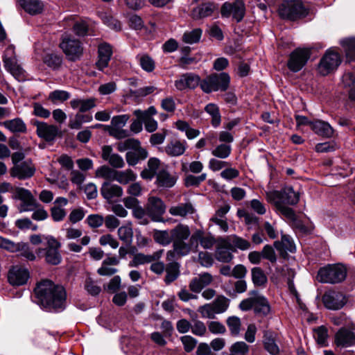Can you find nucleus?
I'll list each match as a JSON object with an SVG mask.
<instances>
[{
	"label": "nucleus",
	"mask_w": 355,
	"mask_h": 355,
	"mask_svg": "<svg viewBox=\"0 0 355 355\" xmlns=\"http://www.w3.org/2000/svg\"><path fill=\"white\" fill-rule=\"evenodd\" d=\"M35 293L37 303L48 311H60L65 307V289L50 280L40 282L35 288Z\"/></svg>",
	"instance_id": "1"
},
{
	"label": "nucleus",
	"mask_w": 355,
	"mask_h": 355,
	"mask_svg": "<svg viewBox=\"0 0 355 355\" xmlns=\"http://www.w3.org/2000/svg\"><path fill=\"white\" fill-rule=\"evenodd\" d=\"M267 201L272 204L277 214L291 221L296 220L294 210L288 205H295L300 200L299 193L295 192L292 187H285L279 191L272 190L266 192Z\"/></svg>",
	"instance_id": "2"
},
{
	"label": "nucleus",
	"mask_w": 355,
	"mask_h": 355,
	"mask_svg": "<svg viewBox=\"0 0 355 355\" xmlns=\"http://www.w3.org/2000/svg\"><path fill=\"white\" fill-rule=\"evenodd\" d=\"M97 99L94 97L88 98H74L69 102L70 107L78 112L71 118L69 122V127L71 129L78 130L85 123L91 122L93 119L90 114H83L88 112L96 106Z\"/></svg>",
	"instance_id": "3"
},
{
	"label": "nucleus",
	"mask_w": 355,
	"mask_h": 355,
	"mask_svg": "<svg viewBox=\"0 0 355 355\" xmlns=\"http://www.w3.org/2000/svg\"><path fill=\"white\" fill-rule=\"evenodd\" d=\"M173 248L182 255L191 252V231L188 225L180 223L171 230Z\"/></svg>",
	"instance_id": "4"
},
{
	"label": "nucleus",
	"mask_w": 355,
	"mask_h": 355,
	"mask_svg": "<svg viewBox=\"0 0 355 355\" xmlns=\"http://www.w3.org/2000/svg\"><path fill=\"white\" fill-rule=\"evenodd\" d=\"M250 297L243 300L239 308L244 311L253 309L254 312L259 315L266 316L270 312V306L268 300L257 291H252L249 293Z\"/></svg>",
	"instance_id": "5"
},
{
	"label": "nucleus",
	"mask_w": 355,
	"mask_h": 355,
	"mask_svg": "<svg viewBox=\"0 0 355 355\" xmlns=\"http://www.w3.org/2000/svg\"><path fill=\"white\" fill-rule=\"evenodd\" d=\"M347 277V268L342 264L328 265L319 270L317 275L318 282L324 284H338Z\"/></svg>",
	"instance_id": "6"
},
{
	"label": "nucleus",
	"mask_w": 355,
	"mask_h": 355,
	"mask_svg": "<svg viewBox=\"0 0 355 355\" xmlns=\"http://www.w3.org/2000/svg\"><path fill=\"white\" fill-rule=\"evenodd\" d=\"M278 13L284 19L295 21L306 16L308 11L300 0H291L282 3Z\"/></svg>",
	"instance_id": "7"
},
{
	"label": "nucleus",
	"mask_w": 355,
	"mask_h": 355,
	"mask_svg": "<svg viewBox=\"0 0 355 355\" xmlns=\"http://www.w3.org/2000/svg\"><path fill=\"white\" fill-rule=\"evenodd\" d=\"M230 77L227 73H213L200 82V88L205 93L226 91L230 85Z\"/></svg>",
	"instance_id": "8"
},
{
	"label": "nucleus",
	"mask_w": 355,
	"mask_h": 355,
	"mask_svg": "<svg viewBox=\"0 0 355 355\" xmlns=\"http://www.w3.org/2000/svg\"><path fill=\"white\" fill-rule=\"evenodd\" d=\"M46 247L39 248L37 253L40 254L44 252V258L46 263L51 265H58L61 262L62 257L59 252L61 243L53 236L48 235L44 237Z\"/></svg>",
	"instance_id": "9"
},
{
	"label": "nucleus",
	"mask_w": 355,
	"mask_h": 355,
	"mask_svg": "<svg viewBox=\"0 0 355 355\" xmlns=\"http://www.w3.org/2000/svg\"><path fill=\"white\" fill-rule=\"evenodd\" d=\"M311 51L308 48H297L292 51L287 62L288 68L294 73L300 71L307 63Z\"/></svg>",
	"instance_id": "10"
},
{
	"label": "nucleus",
	"mask_w": 355,
	"mask_h": 355,
	"mask_svg": "<svg viewBox=\"0 0 355 355\" xmlns=\"http://www.w3.org/2000/svg\"><path fill=\"white\" fill-rule=\"evenodd\" d=\"M220 14L223 17L228 18L232 16L236 22H240L245 14V3L242 0H235L232 2H225L220 8Z\"/></svg>",
	"instance_id": "11"
},
{
	"label": "nucleus",
	"mask_w": 355,
	"mask_h": 355,
	"mask_svg": "<svg viewBox=\"0 0 355 355\" xmlns=\"http://www.w3.org/2000/svg\"><path fill=\"white\" fill-rule=\"evenodd\" d=\"M341 63V58L338 52L328 50L321 58L318 69L322 76H326L336 70Z\"/></svg>",
	"instance_id": "12"
},
{
	"label": "nucleus",
	"mask_w": 355,
	"mask_h": 355,
	"mask_svg": "<svg viewBox=\"0 0 355 355\" xmlns=\"http://www.w3.org/2000/svg\"><path fill=\"white\" fill-rule=\"evenodd\" d=\"M60 48L71 61L80 58L83 53V47L78 40L65 37L60 44Z\"/></svg>",
	"instance_id": "13"
},
{
	"label": "nucleus",
	"mask_w": 355,
	"mask_h": 355,
	"mask_svg": "<svg viewBox=\"0 0 355 355\" xmlns=\"http://www.w3.org/2000/svg\"><path fill=\"white\" fill-rule=\"evenodd\" d=\"M207 250L217 245V239L211 234H205L202 230H198L191 236V251H197L198 245Z\"/></svg>",
	"instance_id": "14"
},
{
	"label": "nucleus",
	"mask_w": 355,
	"mask_h": 355,
	"mask_svg": "<svg viewBox=\"0 0 355 355\" xmlns=\"http://www.w3.org/2000/svg\"><path fill=\"white\" fill-rule=\"evenodd\" d=\"M32 123L36 127L37 135L47 142L54 141L60 133V129L55 125L37 120Z\"/></svg>",
	"instance_id": "15"
},
{
	"label": "nucleus",
	"mask_w": 355,
	"mask_h": 355,
	"mask_svg": "<svg viewBox=\"0 0 355 355\" xmlns=\"http://www.w3.org/2000/svg\"><path fill=\"white\" fill-rule=\"evenodd\" d=\"M146 209L148 216L153 221L160 222L162 220V216L165 213L166 206L162 199L151 196L148 199Z\"/></svg>",
	"instance_id": "16"
},
{
	"label": "nucleus",
	"mask_w": 355,
	"mask_h": 355,
	"mask_svg": "<svg viewBox=\"0 0 355 355\" xmlns=\"http://www.w3.org/2000/svg\"><path fill=\"white\" fill-rule=\"evenodd\" d=\"M10 52L14 53L12 48H8L6 50V54ZM3 64L6 69L9 71L18 81H24L26 79V71L18 64L17 58L15 55H11L7 57L6 55L3 58Z\"/></svg>",
	"instance_id": "17"
},
{
	"label": "nucleus",
	"mask_w": 355,
	"mask_h": 355,
	"mask_svg": "<svg viewBox=\"0 0 355 355\" xmlns=\"http://www.w3.org/2000/svg\"><path fill=\"white\" fill-rule=\"evenodd\" d=\"M322 302L324 306L329 309L338 310L344 306L347 300L342 293L329 291L323 295Z\"/></svg>",
	"instance_id": "18"
},
{
	"label": "nucleus",
	"mask_w": 355,
	"mask_h": 355,
	"mask_svg": "<svg viewBox=\"0 0 355 355\" xmlns=\"http://www.w3.org/2000/svg\"><path fill=\"white\" fill-rule=\"evenodd\" d=\"M35 173V167L31 161H25L19 164L14 165L10 171V174L13 178L19 180L31 178Z\"/></svg>",
	"instance_id": "19"
},
{
	"label": "nucleus",
	"mask_w": 355,
	"mask_h": 355,
	"mask_svg": "<svg viewBox=\"0 0 355 355\" xmlns=\"http://www.w3.org/2000/svg\"><path fill=\"white\" fill-rule=\"evenodd\" d=\"M200 82L199 76L193 73H186L175 80L174 85L178 90L183 91L187 89H195L199 85H200Z\"/></svg>",
	"instance_id": "20"
},
{
	"label": "nucleus",
	"mask_w": 355,
	"mask_h": 355,
	"mask_svg": "<svg viewBox=\"0 0 355 355\" xmlns=\"http://www.w3.org/2000/svg\"><path fill=\"white\" fill-rule=\"evenodd\" d=\"M232 248L225 237L217 239V245L215 252L216 259L223 263H230L233 259Z\"/></svg>",
	"instance_id": "21"
},
{
	"label": "nucleus",
	"mask_w": 355,
	"mask_h": 355,
	"mask_svg": "<svg viewBox=\"0 0 355 355\" xmlns=\"http://www.w3.org/2000/svg\"><path fill=\"white\" fill-rule=\"evenodd\" d=\"M28 278V270L18 266H12L8 274V282L15 286L24 285Z\"/></svg>",
	"instance_id": "22"
},
{
	"label": "nucleus",
	"mask_w": 355,
	"mask_h": 355,
	"mask_svg": "<svg viewBox=\"0 0 355 355\" xmlns=\"http://www.w3.org/2000/svg\"><path fill=\"white\" fill-rule=\"evenodd\" d=\"M112 55V48L107 43H101L98 48V60L96 62V67L103 71L107 67L109 62Z\"/></svg>",
	"instance_id": "23"
},
{
	"label": "nucleus",
	"mask_w": 355,
	"mask_h": 355,
	"mask_svg": "<svg viewBox=\"0 0 355 355\" xmlns=\"http://www.w3.org/2000/svg\"><path fill=\"white\" fill-rule=\"evenodd\" d=\"M212 282L213 277L210 273L202 272L190 281L189 288L191 291L199 293Z\"/></svg>",
	"instance_id": "24"
},
{
	"label": "nucleus",
	"mask_w": 355,
	"mask_h": 355,
	"mask_svg": "<svg viewBox=\"0 0 355 355\" xmlns=\"http://www.w3.org/2000/svg\"><path fill=\"white\" fill-rule=\"evenodd\" d=\"M335 343L343 348L352 347L355 345V334L346 328H340L335 335Z\"/></svg>",
	"instance_id": "25"
},
{
	"label": "nucleus",
	"mask_w": 355,
	"mask_h": 355,
	"mask_svg": "<svg viewBox=\"0 0 355 355\" xmlns=\"http://www.w3.org/2000/svg\"><path fill=\"white\" fill-rule=\"evenodd\" d=\"M164 253V250H159L152 254H144L143 253L135 254L132 259L129 262L130 267H137L139 265L152 263L159 260Z\"/></svg>",
	"instance_id": "26"
},
{
	"label": "nucleus",
	"mask_w": 355,
	"mask_h": 355,
	"mask_svg": "<svg viewBox=\"0 0 355 355\" xmlns=\"http://www.w3.org/2000/svg\"><path fill=\"white\" fill-rule=\"evenodd\" d=\"M101 157L107 162L113 168H121L125 166V162L121 156L112 153L110 146H104L102 148Z\"/></svg>",
	"instance_id": "27"
},
{
	"label": "nucleus",
	"mask_w": 355,
	"mask_h": 355,
	"mask_svg": "<svg viewBox=\"0 0 355 355\" xmlns=\"http://www.w3.org/2000/svg\"><path fill=\"white\" fill-rule=\"evenodd\" d=\"M102 196L110 200L114 198H119L123 196V191L121 186L112 184L110 182H104L101 188Z\"/></svg>",
	"instance_id": "28"
},
{
	"label": "nucleus",
	"mask_w": 355,
	"mask_h": 355,
	"mask_svg": "<svg viewBox=\"0 0 355 355\" xmlns=\"http://www.w3.org/2000/svg\"><path fill=\"white\" fill-rule=\"evenodd\" d=\"M216 8V6L213 3H203L193 8L191 15L195 20L201 19L211 16Z\"/></svg>",
	"instance_id": "29"
},
{
	"label": "nucleus",
	"mask_w": 355,
	"mask_h": 355,
	"mask_svg": "<svg viewBox=\"0 0 355 355\" xmlns=\"http://www.w3.org/2000/svg\"><path fill=\"white\" fill-rule=\"evenodd\" d=\"M176 181L175 175L171 173L166 168H162L157 174L155 183L159 187L171 188Z\"/></svg>",
	"instance_id": "30"
},
{
	"label": "nucleus",
	"mask_w": 355,
	"mask_h": 355,
	"mask_svg": "<svg viewBox=\"0 0 355 355\" xmlns=\"http://www.w3.org/2000/svg\"><path fill=\"white\" fill-rule=\"evenodd\" d=\"M161 162L158 158L151 157L148 160L146 167L141 172V177L146 180H151L159 172Z\"/></svg>",
	"instance_id": "31"
},
{
	"label": "nucleus",
	"mask_w": 355,
	"mask_h": 355,
	"mask_svg": "<svg viewBox=\"0 0 355 355\" xmlns=\"http://www.w3.org/2000/svg\"><path fill=\"white\" fill-rule=\"evenodd\" d=\"M0 125L12 133H26L27 131L26 123L19 117L0 122Z\"/></svg>",
	"instance_id": "32"
},
{
	"label": "nucleus",
	"mask_w": 355,
	"mask_h": 355,
	"mask_svg": "<svg viewBox=\"0 0 355 355\" xmlns=\"http://www.w3.org/2000/svg\"><path fill=\"white\" fill-rule=\"evenodd\" d=\"M263 343L265 349L271 355H279V348L276 343V334L266 331L263 334Z\"/></svg>",
	"instance_id": "33"
},
{
	"label": "nucleus",
	"mask_w": 355,
	"mask_h": 355,
	"mask_svg": "<svg viewBox=\"0 0 355 355\" xmlns=\"http://www.w3.org/2000/svg\"><path fill=\"white\" fill-rule=\"evenodd\" d=\"M186 141L179 140L171 141L165 146V153L171 157H178L183 155L187 149Z\"/></svg>",
	"instance_id": "34"
},
{
	"label": "nucleus",
	"mask_w": 355,
	"mask_h": 355,
	"mask_svg": "<svg viewBox=\"0 0 355 355\" xmlns=\"http://www.w3.org/2000/svg\"><path fill=\"white\" fill-rule=\"evenodd\" d=\"M225 239L229 243V245L232 248L233 252H236L237 250H247L250 248V243L241 237L238 236L236 234H232L225 236Z\"/></svg>",
	"instance_id": "35"
},
{
	"label": "nucleus",
	"mask_w": 355,
	"mask_h": 355,
	"mask_svg": "<svg viewBox=\"0 0 355 355\" xmlns=\"http://www.w3.org/2000/svg\"><path fill=\"white\" fill-rule=\"evenodd\" d=\"M18 3L26 12L34 15L40 13L43 4L40 0H18Z\"/></svg>",
	"instance_id": "36"
},
{
	"label": "nucleus",
	"mask_w": 355,
	"mask_h": 355,
	"mask_svg": "<svg viewBox=\"0 0 355 355\" xmlns=\"http://www.w3.org/2000/svg\"><path fill=\"white\" fill-rule=\"evenodd\" d=\"M311 128L315 134L324 137H331L334 132L333 128L329 123L320 120L313 121Z\"/></svg>",
	"instance_id": "37"
},
{
	"label": "nucleus",
	"mask_w": 355,
	"mask_h": 355,
	"mask_svg": "<svg viewBox=\"0 0 355 355\" xmlns=\"http://www.w3.org/2000/svg\"><path fill=\"white\" fill-rule=\"evenodd\" d=\"M133 150L134 151H128L125 155L127 163L130 166H135L139 160L145 159L148 157V151L140 146L138 148Z\"/></svg>",
	"instance_id": "38"
},
{
	"label": "nucleus",
	"mask_w": 355,
	"mask_h": 355,
	"mask_svg": "<svg viewBox=\"0 0 355 355\" xmlns=\"http://www.w3.org/2000/svg\"><path fill=\"white\" fill-rule=\"evenodd\" d=\"M119 239L125 245H129L132 243L133 239V230L131 222H128L121 226L117 230Z\"/></svg>",
	"instance_id": "39"
},
{
	"label": "nucleus",
	"mask_w": 355,
	"mask_h": 355,
	"mask_svg": "<svg viewBox=\"0 0 355 355\" xmlns=\"http://www.w3.org/2000/svg\"><path fill=\"white\" fill-rule=\"evenodd\" d=\"M168 212L174 216L186 217L187 215L192 214L194 212V208L190 202L181 203L171 207Z\"/></svg>",
	"instance_id": "40"
},
{
	"label": "nucleus",
	"mask_w": 355,
	"mask_h": 355,
	"mask_svg": "<svg viewBox=\"0 0 355 355\" xmlns=\"http://www.w3.org/2000/svg\"><path fill=\"white\" fill-rule=\"evenodd\" d=\"M153 238L155 243L162 246H168L171 243H173L171 230H154L153 232Z\"/></svg>",
	"instance_id": "41"
},
{
	"label": "nucleus",
	"mask_w": 355,
	"mask_h": 355,
	"mask_svg": "<svg viewBox=\"0 0 355 355\" xmlns=\"http://www.w3.org/2000/svg\"><path fill=\"white\" fill-rule=\"evenodd\" d=\"M274 246L280 252H294L295 251V245L288 236L283 235L280 241H277L274 243Z\"/></svg>",
	"instance_id": "42"
},
{
	"label": "nucleus",
	"mask_w": 355,
	"mask_h": 355,
	"mask_svg": "<svg viewBox=\"0 0 355 355\" xmlns=\"http://www.w3.org/2000/svg\"><path fill=\"white\" fill-rule=\"evenodd\" d=\"M205 111L210 115L211 123L214 128H218L221 123V115L219 107L214 103H209L205 107Z\"/></svg>",
	"instance_id": "43"
},
{
	"label": "nucleus",
	"mask_w": 355,
	"mask_h": 355,
	"mask_svg": "<svg viewBox=\"0 0 355 355\" xmlns=\"http://www.w3.org/2000/svg\"><path fill=\"white\" fill-rule=\"evenodd\" d=\"M252 281L255 286H265L268 279L263 270L259 267L251 270Z\"/></svg>",
	"instance_id": "44"
},
{
	"label": "nucleus",
	"mask_w": 355,
	"mask_h": 355,
	"mask_svg": "<svg viewBox=\"0 0 355 355\" xmlns=\"http://www.w3.org/2000/svg\"><path fill=\"white\" fill-rule=\"evenodd\" d=\"M117 171L106 165L102 166L96 171V176L105 179L106 182L116 180Z\"/></svg>",
	"instance_id": "45"
},
{
	"label": "nucleus",
	"mask_w": 355,
	"mask_h": 355,
	"mask_svg": "<svg viewBox=\"0 0 355 355\" xmlns=\"http://www.w3.org/2000/svg\"><path fill=\"white\" fill-rule=\"evenodd\" d=\"M137 174L132 169L124 171H117L116 181L121 184H128L130 182L135 181Z\"/></svg>",
	"instance_id": "46"
},
{
	"label": "nucleus",
	"mask_w": 355,
	"mask_h": 355,
	"mask_svg": "<svg viewBox=\"0 0 355 355\" xmlns=\"http://www.w3.org/2000/svg\"><path fill=\"white\" fill-rule=\"evenodd\" d=\"M166 270V276L164 282L166 284H169L174 282L179 276V265L175 262L169 263Z\"/></svg>",
	"instance_id": "47"
},
{
	"label": "nucleus",
	"mask_w": 355,
	"mask_h": 355,
	"mask_svg": "<svg viewBox=\"0 0 355 355\" xmlns=\"http://www.w3.org/2000/svg\"><path fill=\"white\" fill-rule=\"evenodd\" d=\"M141 69L147 72H151L155 69V63L151 57L147 54L137 55L136 57Z\"/></svg>",
	"instance_id": "48"
},
{
	"label": "nucleus",
	"mask_w": 355,
	"mask_h": 355,
	"mask_svg": "<svg viewBox=\"0 0 355 355\" xmlns=\"http://www.w3.org/2000/svg\"><path fill=\"white\" fill-rule=\"evenodd\" d=\"M232 152V147L230 144H221L212 150L211 154L219 159L227 158Z\"/></svg>",
	"instance_id": "49"
},
{
	"label": "nucleus",
	"mask_w": 355,
	"mask_h": 355,
	"mask_svg": "<svg viewBox=\"0 0 355 355\" xmlns=\"http://www.w3.org/2000/svg\"><path fill=\"white\" fill-rule=\"evenodd\" d=\"M140 141L134 138H129L124 141H120L116 144V149L119 152H124L127 150H133L138 148Z\"/></svg>",
	"instance_id": "50"
},
{
	"label": "nucleus",
	"mask_w": 355,
	"mask_h": 355,
	"mask_svg": "<svg viewBox=\"0 0 355 355\" xmlns=\"http://www.w3.org/2000/svg\"><path fill=\"white\" fill-rule=\"evenodd\" d=\"M202 30L200 28H195L191 31H187L182 36V40L187 44H194L200 41L202 35Z\"/></svg>",
	"instance_id": "51"
},
{
	"label": "nucleus",
	"mask_w": 355,
	"mask_h": 355,
	"mask_svg": "<svg viewBox=\"0 0 355 355\" xmlns=\"http://www.w3.org/2000/svg\"><path fill=\"white\" fill-rule=\"evenodd\" d=\"M71 97L69 92L64 90L57 89L51 92L49 95V100L53 103L58 102L62 103L67 101Z\"/></svg>",
	"instance_id": "52"
},
{
	"label": "nucleus",
	"mask_w": 355,
	"mask_h": 355,
	"mask_svg": "<svg viewBox=\"0 0 355 355\" xmlns=\"http://www.w3.org/2000/svg\"><path fill=\"white\" fill-rule=\"evenodd\" d=\"M226 323L232 335L238 336L240 334L241 322L239 317H228Z\"/></svg>",
	"instance_id": "53"
},
{
	"label": "nucleus",
	"mask_w": 355,
	"mask_h": 355,
	"mask_svg": "<svg viewBox=\"0 0 355 355\" xmlns=\"http://www.w3.org/2000/svg\"><path fill=\"white\" fill-rule=\"evenodd\" d=\"M44 62L50 68L58 69L62 62V57L56 54L50 53L45 55Z\"/></svg>",
	"instance_id": "54"
},
{
	"label": "nucleus",
	"mask_w": 355,
	"mask_h": 355,
	"mask_svg": "<svg viewBox=\"0 0 355 355\" xmlns=\"http://www.w3.org/2000/svg\"><path fill=\"white\" fill-rule=\"evenodd\" d=\"M207 179V174L203 173L198 176L188 175L184 178V184L186 187H198L202 182Z\"/></svg>",
	"instance_id": "55"
},
{
	"label": "nucleus",
	"mask_w": 355,
	"mask_h": 355,
	"mask_svg": "<svg viewBox=\"0 0 355 355\" xmlns=\"http://www.w3.org/2000/svg\"><path fill=\"white\" fill-rule=\"evenodd\" d=\"M230 355H247L249 352V346L244 342H236L230 347Z\"/></svg>",
	"instance_id": "56"
},
{
	"label": "nucleus",
	"mask_w": 355,
	"mask_h": 355,
	"mask_svg": "<svg viewBox=\"0 0 355 355\" xmlns=\"http://www.w3.org/2000/svg\"><path fill=\"white\" fill-rule=\"evenodd\" d=\"M147 215L146 208H143L141 205L132 210V216L139 220V224L141 225L148 224L149 220L146 216Z\"/></svg>",
	"instance_id": "57"
},
{
	"label": "nucleus",
	"mask_w": 355,
	"mask_h": 355,
	"mask_svg": "<svg viewBox=\"0 0 355 355\" xmlns=\"http://www.w3.org/2000/svg\"><path fill=\"white\" fill-rule=\"evenodd\" d=\"M14 197L20 200L21 202L35 198L29 190L22 187H17L14 189Z\"/></svg>",
	"instance_id": "58"
},
{
	"label": "nucleus",
	"mask_w": 355,
	"mask_h": 355,
	"mask_svg": "<svg viewBox=\"0 0 355 355\" xmlns=\"http://www.w3.org/2000/svg\"><path fill=\"white\" fill-rule=\"evenodd\" d=\"M99 243L103 246L110 245L112 249H116L119 245L116 239L110 234L102 235L99 238Z\"/></svg>",
	"instance_id": "59"
},
{
	"label": "nucleus",
	"mask_w": 355,
	"mask_h": 355,
	"mask_svg": "<svg viewBox=\"0 0 355 355\" xmlns=\"http://www.w3.org/2000/svg\"><path fill=\"white\" fill-rule=\"evenodd\" d=\"M198 261L202 266L205 268H209L214 263V259L211 254L204 251L199 252L198 255Z\"/></svg>",
	"instance_id": "60"
},
{
	"label": "nucleus",
	"mask_w": 355,
	"mask_h": 355,
	"mask_svg": "<svg viewBox=\"0 0 355 355\" xmlns=\"http://www.w3.org/2000/svg\"><path fill=\"white\" fill-rule=\"evenodd\" d=\"M85 288L89 295L93 296L98 295L101 291V287L90 277L86 279Z\"/></svg>",
	"instance_id": "61"
},
{
	"label": "nucleus",
	"mask_w": 355,
	"mask_h": 355,
	"mask_svg": "<svg viewBox=\"0 0 355 355\" xmlns=\"http://www.w3.org/2000/svg\"><path fill=\"white\" fill-rule=\"evenodd\" d=\"M51 216L53 221L60 222L64 220L67 215V211L64 208L59 207L58 206H53L51 209Z\"/></svg>",
	"instance_id": "62"
},
{
	"label": "nucleus",
	"mask_w": 355,
	"mask_h": 355,
	"mask_svg": "<svg viewBox=\"0 0 355 355\" xmlns=\"http://www.w3.org/2000/svg\"><path fill=\"white\" fill-rule=\"evenodd\" d=\"M345 53L348 62L355 61V38L345 42Z\"/></svg>",
	"instance_id": "63"
},
{
	"label": "nucleus",
	"mask_w": 355,
	"mask_h": 355,
	"mask_svg": "<svg viewBox=\"0 0 355 355\" xmlns=\"http://www.w3.org/2000/svg\"><path fill=\"white\" fill-rule=\"evenodd\" d=\"M212 302L222 313L226 311L230 304L229 299L223 295L218 296Z\"/></svg>",
	"instance_id": "64"
}]
</instances>
